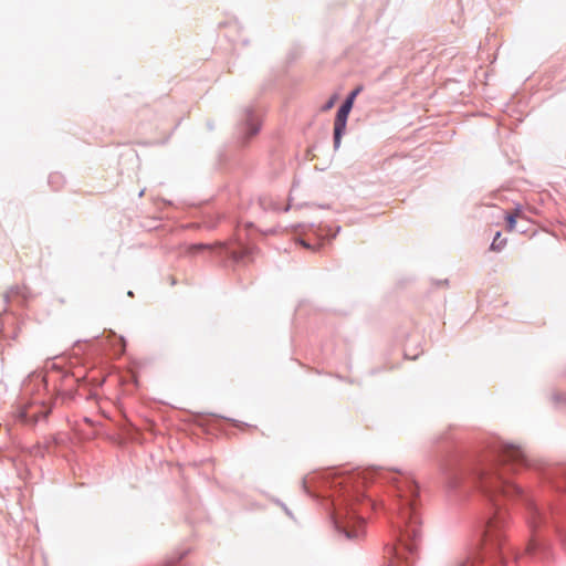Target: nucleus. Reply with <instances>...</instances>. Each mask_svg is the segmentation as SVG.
<instances>
[{"instance_id": "obj_15", "label": "nucleus", "mask_w": 566, "mask_h": 566, "mask_svg": "<svg viewBox=\"0 0 566 566\" xmlns=\"http://www.w3.org/2000/svg\"><path fill=\"white\" fill-rule=\"evenodd\" d=\"M62 177L59 175V174H52L50 175L49 177V182L52 184L55 179L59 180L61 179Z\"/></svg>"}, {"instance_id": "obj_1", "label": "nucleus", "mask_w": 566, "mask_h": 566, "mask_svg": "<svg viewBox=\"0 0 566 566\" xmlns=\"http://www.w3.org/2000/svg\"><path fill=\"white\" fill-rule=\"evenodd\" d=\"M490 449V454L482 458L451 455L440 463V473L450 491L460 488L479 490L492 505L476 551L458 566H504L503 528L506 513L499 507L497 496L517 499L524 504L526 522L532 532L526 554L543 562L548 560L551 545L541 536L543 531L553 530L566 547V528L559 523V512L537 506L531 495L505 476L509 469L517 471L527 465L526 457L518 447L494 440Z\"/></svg>"}, {"instance_id": "obj_6", "label": "nucleus", "mask_w": 566, "mask_h": 566, "mask_svg": "<svg viewBox=\"0 0 566 566\" xmlns=\"http://www.w3.org/2000/svg\"><path fill=\"white\" fill-rule=\"evenodd\" d=\"M220 245L224 248L227 254L234 262H245L247 260H250L252 255L256 252V248L249 245H242L238 250H230L229 248H227L224 243H220Z\"/></svg>"}, {"instance_id": "obj_20", "label": "nucleus", "mask_w": 566, "mask_h": 566, "mask_svg": "<svg viewBox=\"0 0 566 566\" xmlns=\"http://www.w3.org/2000/svg\"><path fill=\"white\" fill-rule=\"evenodd\" d=\"M555 399H556V400H559V399H560V396H559V395H556V396H555Z\"/></svg>"}, {"instance_id": "obj_19", "label": "nucleus", "mask_w": 566, "mask_h": 566, "mask_svg": "<svg viewBox=\"0 0 566 566\" xmlns=\"http://www.w3.org/2000/svg\"><path fill=\"white\" fill-rule=\"evenodd\" d=\"M303 488H304V490L307 492L305 481H303Z\"/></svg>"}, {"instance_id": "obj_2", "label": "nucleus", "mask_w": 566, "mask_h": 566, "mask_svg": "<svg viewBox=\"0 0 566 566\" xmlns=\"http://www.w3.org/2000/svg\"><path fill=\"white\" fill-rule=\"evenodd\" d=\"M369 480H381L392 489L395 499L390 510L397 516V521L392 523L399 546L390 549L397 558H403L409 563V557L418 554L421 542V521L416 506L419 488L407 472L371 468L355 471L335 481V486L340 488L343 504L335 507L332 514L334 528L338 535L348 541H358L365 534V520L355 505L361 503L371 510H377L378 505L385 506L382 502L377 503L370 495L365 494L363 489Z\"/></svg>"}, {"instance_id": "obj_12", "label": "nucleus", "mask_w": 566, "mask_h": 566, "mask_svg": "<svg viewBox=\"0 0 566 566\" xmlns=\"http://www.w3.org/2000/svg\"><path fill=\"white\" fill-rule=\"evenodd\" d=\"M505 219L509 230H513L516 224V214L509 213Z\"/></svg>"}, {"instance_id": "obj_8", "label": "nucleus", "mask_w": 566, "mask_h": 566, "mask_svg": "<svg viewBox=\"0 0 566 566\" xmlns=\"http://www.w3.org/2000/svg\"><path fill=\"white\" fill-rule=\"evenodd\" d=\"M29 289L24 285L12 286L6 294L7 301H11L15 297H21V303H24L29 298Z\"/></svg>"}, {"instance_id": "obj_3", "label": "nucleus", "mask_w": 566, "mask_h": 566, "mask_svg": "<svg viewBox=\"0 0 566 566\" xmlns=\"http://www.w3.org/2000/svg\"><path fill=\"white\" fill-rule=\"evenodd\" d=\"M51 411L52 408L46 406L43 400H32L18 406L14 411V418L23 424L33 427L41 420H45Z\"/></svg>"}, {"instance_id": "obj_21", "label": "nucleus", "mask_w": 566, "mask_h": 566, "mask_svg": "<svg viewBox=\"0 0 566 566\" xmlns=\"http://www.w3.org/2000/svg\"><path fill=\"white\" fill-rule=\"evenodd\" d=\"M166 566H175V565H172V564L168 563Z\"/></svg>"}, {"instance_id": "obj_13", "label": "nucleus", "mask_w": 566, "mask_h": 566, "mask_svg": "<svg viewBox=\"0 0 566 566\" xmlns=\"http://www.w3.org/2000/svg\"><path fill=\"white\" fill-rule=\"evenodd\" d=\"M337 96L336 95H333L323 106H322V111L326 112L328 109H331L334 104H335V101H336Z\"/></svg>"}, {"instance_id": "obj_5", "label": "nucleus", "mask_w": 566, "mask_h": 566, "mask_svg": "<svg viewBox=\"0 0 566 566\" xmlns=\"http://www.w3.org/2000/svg\"><path fill=\"white\" fill-rule=\"evenodd\" d=\"M241 130L245 135V138L249 139L256 135L260 132V123L259 118L255 114L253 107H247L244 109V116L241 124Z\"/></svg>"}, {"instance_id": "obj_4", "label": "nucleus", "mask_w": 566, "mask_h": 566, "mask_svg": "<svg viewBox=\"0 0 566 566\" xmlns=\"http://www.w3.org/2000/svg\"><path fill=\"white\" fill-rule=\"evenodd\" d=\"M361 91H363V86H358L354 91H352L337 111V114L335 117V123H334V138H333L335 149H338L340 146V140H342V136L344 135L345 129H346L348 115L353 108L354 101H355L356 96Z\"/></svg>"}, {"instance_id": "obj_14", "label": "nucleus", "mask_w": 566, "mask_h": 566, "mask_svg": "<svg viewBox=\"0 0 566 566\" xmlns=\"http://www.w3.org/2000/svg\"><path fill=\"white\" fill-rule=\"evenodd\" d=\"M298 242H300L301 245H303L306 249L317 250L319 248V244L317 247H314V245H312L311 243H308L307 241H305L303 239H300Z\"/></svg>"}, {"instance_id": "obj_10", "label": "nucleus", "mask_w": 566, "mask_h": 566, "mask_svg": "<svg viewBox=\"0 0 566 566\" xmlns=\"http://www.w3.org/2000/svg\"><path fill=\"white\" fill-rule=\"evenodd\" d=\"M32 381H36V382H39V385L44 387V378L40 374L31 375V376H29V380L23 384V391L25 394L31 391L30 385Z\"/></svg>"}, {"instance_id": "obj_22", "label": "nucleus", "mask_w": 566, "mask_h": 566, "mask_svg": "<svg viewBox=\"0 0 566 566\" xmlns=\"http://www.w3.org/2000/svg\"><path fill=\"white\" fill-rule=\"evenodd\" d=\"M387 566H391V563H389Z\"/></svg>"}, {"instance_id": "obj_16", "label": "nucleus", "mask_w": 566, "mask_h": 566, "mask_svg": "<svg viewBox=\"0 0 566 566\" xmlns=\"http://www.w3.org/2000/svg\"><path fill=\"white\" fill-rule=\"evenodd\" d=\"M339 231H340V227L338 226V227H336L335 232H333V233H331V234H329V233H327V235H328L331 239H333V238H335V237H336V234H337Z\"/></svg>"}, {"instance_id": "obj_7", "label": "nucleus", "mask_w": 566, "mask_h": 566, "mask_svg": "<svg viewBox=\"0 0 566 566\" xmlns=\"http://www.w3.org/2000/svg\"><path fill=\"white\" fill-rule=\"evenodd\" d=\"M545 474L554 489L560 492H566V469L557 468Z\"/></svg>"}, {"instance_id": "obj_11", "label": "nucleus", "mask_w": 566, "mask_h": 566, "mask_svg": "<svg viewBox=\"0 0 566 566\" xmlns=\"http://www.w3.org/2000/svg\"><path fill=\"white\" fill-rule=\"evenodd\" d=\"M259 202H260L261 208L264 210H266V209L277 210L279 209L277 203L274 202L271 198L261 197L259 199Z\"/></svg>"}, {"instance_id": "obj_9", "label": "nucleus", "mask_w": 566, "mask_h": 566, "mask_svg": "<svg viewBox=\"0 0 566 566\" xmlns=\"http://www.w3.org/2000/svg\"><path fill=\"white\" fill-rule=\"evenodd\" d=\"M506 245V239L505 238H502V234L501 232H496L493 240H492V243H491V247L490 249L492 251H501L504 247Z\"/></svg>"}, {"instance_id": "obj_18", "label": "nucleus", "mask_w": 566, "mask_h": 566, "mask_svg": "<svg viewBox=\"0 0 566 566\" xmlns=\"http://www.w3.org/2000/svg\"><path fill=\"white\" fill-rule=\"evenodd\" d=\"M290 210V205H287L285 208H284V211H289Z\"/></svg>"}, {"instance_id": "obj_17", "label": "nucleus", "mask_w": 566, "mask_h": 566, "mask_svg": "<svg viewBox=\"0 0 566 566\" xmlns=\"http://www.w3.org/2000/svg\"><path fill=\"white\" fill-rule=\"evenodd\" d=\"M193 248H195V249H200V250H201V249H208V248H210V245H208V244H203V243H200V244L195 245Z\"/></svg>"}]
</instances>
